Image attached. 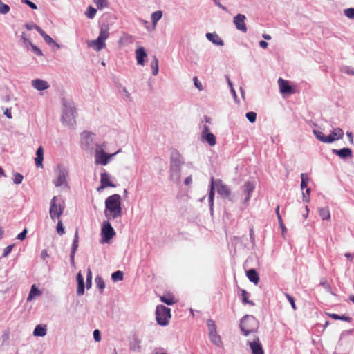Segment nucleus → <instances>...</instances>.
<instances>
[{"mask_svg":"<svg viewBox=\"0 0 354 354\" xmlns=\"http://www.w3.org/2000/svg\"><path fill=\"white\" fill-rule=\"evenodd\" d=\"M36 158H35V165L37 167H43V160H44V149L41 146H40L37 151H36Z\"/></svg>","mask_w":354,"mask_h":354,"instance_id":"b1692460","label":"nucleus"},{"mask_svg":"<svg viewBox=\"0 0 354 354\" xmlns=\"http://www.w3.org/2000/svg\"><path fill=\"white\" fill-rule=\"evenodd\" d=\"M32 86L34 88L39 91H44L50 87L48 82L41 79H35L32 80Z\"/></svg>","mask_w":354,"mask_h":354,"instance_id":"a211bd4d","label":"nucleus"},{"mask_svg":"<svg viewBox=\"0 0 354 354\" xmlns=\"http://www.w3.org/2000/svg\"><path fill=\"white\" fill-rule=\"evenodd\" d=\"M140 342L137 338H134L130 342V349L135 352H139L140 351Z\"/></svg>","mask_w":354,"mask_h":354,"instance_id":"f704fd0d","label":"nucleus"},{"mask_svg":"<svg viewBox=\"0 0 354 354\" xmlns=\"http://www.w3.org/2000/svg\"><path fill=\"white\" fill-rule=\"evenodd\" d=\"M96 4L98 9H102L108 6V1L106 0H93Z\"/></svg>","mask_w":354,"mask_h":354,"instance_id":"49530a36","label":"nucleus"},{"mask_svg":"<svg viewBox=\"0 0 354 354\" xmlns=\"http://www.w3.org/2000/svg\"><path fill=\"white\" fill-rule=\"evenodd\" d=\"M25 26L26 28L28 30H31L32 29H35L39 33L41 32V30H42L39 26H38L37 25L33 24V23H28V24H25Z\"/></svg>","mask_w":354,"mask_h":354,"instance_id":"8fccbe9b","label":"nucleus"},{"mask_svg":"<svg viewBox=\"0 0 354 354\" xmlns=\"http://www.w3.org/2000/svg\"><path fill=\"white\" fill-rule=\"evenodd\" d=\"M76 280H77V284H80V283H84V278L82 275V274L80 272H79L77 274V277H76Z\"/></svg>","mask_w":354,"mask_h":354,"instance_id":"338daca9","label":"nucleus"},{"mask_svg":"<svg viewBox=\"0 0 354 354\" xmlns=\"http://www.w3.org/2000/svg\"><path fill=\"white\" fill-rule=\"evenodd\" d=\"M93 338L95 342H100L101 340V333L98 329L93 331Z\"/></svg>","mask_w":354,"mask_h":354,"instance_id":"e2e57ef3","label":"nucleus"},{"mask_svg":"<svg viewBox=\"0 0 354 354\" xmlns=\"http://www.w3.org/2000/svg\"><path fill=\"white\" fill-rule=\"evenodd\" d=\"M86 286L87 289H89L92 286V272L89 268L87 269Z\"/></svg>","mask_w":354,"mask_h":354,"instance_id":"37998d69","label":"nucleus"},{"mask_svg":"<svg viewBox=\"0 0 354 354\" xmlns=\"http://www.w3.org/2000/svg\"><path fill=\"white\" fill-rule=\"evenodd\" d=\"M32 50L38 56H42L43 53L42 51L35 45L33 44L30 46Z\"/></svg>","mask_w":354,"mask_h":354,"instance_id":"680f3d73","label":"nucleus"},{"mask_svg":"<svg viewBox=\"0 0 354 354\" xmlns=\"http://www.w3.org/2000/svg\"><path fill=\"white\" fill-rule=\"evenodd\" d=\"M150 66L152 69L153 75H157L159 71V66L158 59L156 56H153V60L151 62Z\"/></svg>","mask_w":354,"mask_h":354,"instance_id":"2f4dec72","label":"nucleus"},{"mask_svg":"<svg viewBox=\"0 0 354 354\" xmlns=\"http://www.w3.org/2000/svg\"><path fill=\"white\" fill-rule=\"evenodd\" d=\"M39 35L43 37L44 41L48 44V45H55L57 48H59V45L54 41V39L50 37L48 35H47L43 30H41L39 32Z\"/></svg>","mask_w":354,"mask_h":354,"instance_id":"c85d7f7f","label":"nucleus"},{"mask_svg":"<svg viewBox=\"0 0 354 354\" xmlns=\"http://www.w3.org/2000/svg\"><path fill=\"white\" fill-rule=\"evenodd\" d=\"M202 139L205 140L210 146H214L216 143L215 136L209 132V127L204 125L201 133Z\"/></svg>","mask_w":354,"mask_h":354,"instance_id":"f8f14e48","label":"nucleus"},{"mask_svg":"<svg viewBox=\"0 0 354 354\" xmlns=\"http://www.w3.org/2000/svg\"><path fill=\"white\" fill-rule=\"evenodd\" d=\"M184 160L180 153L177 150L171 152L169 166V180L177 183L180 179L181 166Z\"/></svg>","mask_w":354,"mask_h":354,"instance_id":"20e7f679","label":"nucleus"},{"mask_svg":"<svg viewBox=\"0 0 354 354\" xmlns=\"http://www.w3.org/2000/svg\"><path fill=\"white\" fill-rule=\"evenodd\" d=\"M258 327L259 322L253 315H246L241 319L240 328L245 336L256 332Z\"/></svg>","mask_w":354,"mask_h":354,"instance_id":"39448f33","label":"nucleus"},{"mask_svg":"<svg viewBox=\"0 0 354 354\" xmlns=\"http://www.w3.org/2000/svg\"><path fill=\"white\" fill-rule=\"evenodd\" d=\"M84 288H85L84 283L77 284V295L80 296V295H84Z\"/></svg>","mask_w":354,"mask_h":354,"instance_id":"bf43d9fd","label":"nucleus"},{"mask_svg":"<svg viewBox=\"0 0 354 354\" xmlns=\"http://www.w3.org/2000/svg\"><path fill=\"white\" fill-rule=\"evenodd\" d=\"M115 232L109 221H104L102 223L101 235L102 243H107L115 236Z\"/></svg>","mask_w":354,"mask_h":354,"instance_id":"1a4fd4ad","label":"nucleus"},{"mask_svg":"<svg viewBox=\"0 0 354 354\" xmlns=\"http://www.w3.org/2000/svg\"><path fill=\"white\" fill-rule=\"evenodd\" d=\"M162 12L160 10L156 11L151 14V19L153 26H156L158 21L161 19Z\"/></svg>","mask_w":354,"mask_h":354,"instance_id":"c9c22d12","label":"nucleus"},{"mask_svg":"<svg viewBox=\"0 0 354 354\" xmlns=\"http://www.w3.org/2000/svg\"><path fill=\"white\" fill-rule=\"evenodd\" d=\"M13 176V182L17 185L20 184L24 179L23 175L17 172L15 173Z\"/></svg>","mask_w":354,"mask_h":354,"instance_id":"09e8293b","label":"nucleus"},{"mask_svg":"<svg viewBox=\"0 0 354 354\" xmlns=\"http://www.w3.org/2000/svg\"><path fill=\"white\" fill-rule=\"evenodd\" d=\"M276 214L277 216V219H278L279 223L280 225V227H281L282 230H283L285 227H284V225H283V221H282L281 216L280 213H279V205L276 208Z\"/></svg>","mask_w":354,"mask_h":354,"instance_id":"6e6d98bb","label":"nucleus"},{"mask_svg":"<svg viewBox=\"0 0 354 354\" xmlns=\"http://www.w3.org/2000/svg\"><path fill=\"white\" fill-rule=\"evenodd\" d=\"M319 214L323 220L330 219V214L328 207L319 208Z\"/></svg>","mask_w":354,"mask_h":354,"instance_id":"c756f323","label":"nucleus"},{"mask_svg":"<svg viewBox=\"0 0 354 354\" xmlns=\"http://www.w3.org/2000/svg\"><path fill=\"white\" fill-rule=\"evenodd\" d=\"M160 300L167 305H172L174 303V297L171 295H163L160 297Z\"/></svg>","mask_w":354,"mask_h":354,"instance_id":"79ce46f5","label":"nucleus"},{"mask_svg":"<svg viewBox=\"0 0 354 354\" xmlns=\"http://www.w3.org/2000/svg\"><path fill=\"white\" fill-rule=\"evenodd\" d=\"M313 133L315 138L320 142L324 143H332L334 142V139L332 138L328 137V136H325L323 132L314 129Z\"/></svg>","mask_w":354,"mask_h":354,"instance_id":"6ab92c4d","label":"nucleus"},{"mask_svg":"<svg viewBox=\"0 0 354 354\" xmlns=\"http://www.w3.org/2000/svg\"><path fill=\"white\" fill-rule=\"evenodd\" d=\"M14 247V244L10 245L4 248L3 253V257H6L8 256V254L11 252L12 248Z\"/></svg>","mask_w":354,"mask_h":354,"instance_id":"052dcab7","label":"nucleus"},{"mask_svg":"<svg viewBox=\"0 0 354 354\" xmlns=\"http://www.w3.org/2000/svg\"><path fill=\"white\" fill-rule=\"evenodd\" d=\"M246 276L251 282L254 283L256 285L259 281V274L257 273V270L254 268L248 270L246 272Z\"/></svg>","mask_w":354,"mask_h":354,"instance_id":"393cba45","label":"nucleus"},{"mask_svg":"<svg viewBox=\"0 0 354 354\" xmlns=\"http://www.w3.org/2000/svg\"><path fill=\"white\" fill-rule=\"evenodd\" d=\"M245 116L250 122L254 123L257 119V113L253 111L246 113Z\"/></svg>","mask_w":354,"mask_h":354,"instance_id":"de8ad7c7","label":"nucleus"},{"mask_svg":"<svg viewBox=\"0 0 354 354\" xmlns=\"http://www.w3.org/2000/svg\"><path fill=\"white\" fill-rule=\"evenodd\" d=\"M247 344L250 346L252 354H264L262 345L258 337H255L252 342H248Z\"/></svg>","mask_w":354,"mask_h":354,"instance_id":"4468645a","label":"nucleus"},{"mask_svg":"<svg viewBox=\"0 0 354 354\" xmlns=\"http://www.w3.org/2000/svg\"><path fill=\"white\" fill-rule=\"evenodd\" d=\"M248 293L245 290H241V297L242 302L243 304H249L250 306H254V303L248 299Z\"/></svg>","mask_w":354,"mask_h":354,"instance_id":"e433bc0d","label":"nucleus"},{"mask_svg":"<svg viewBox=\"0 0 354 354\" xmlns=\"http://www.w3.org/2000/svg\"><path fill=\"white\" fill-rule=\"evenodd\" d=\"M89 46L92 47L97 52L101 50L106 46L105 42L102 41L101 39L97 38L95 40H92L88 42V44Z\"/></svg>","mask_w":354,"mask_h":354,"instance_id":"5701e85b","label":"nucleus"},{"mask_svg":"<svg viewBox=\"0 0 354 354\" xmlns=\"http://www.w3.org/2000/svg\"><path fill=\"white\" fill-rule=\"evenodd\" d=\"M96 12L97 10L92 6H89L85 12V15L88 19H93L95 16Z\"/></svg>","mask_w":354,"mask_h":354,"instance_id":"a19ab883","label":"nucleus"},{"mask_svg":"<svg viewBox=\"0 0 354 354\" xmlns=\"http://www.w3.org/2000/svg\"><path fill=\"white\" fill-rule=\"evenodd\" d=\"M27 232H28L27 229L25 228L21 232H20L17 235V239L19 240L23 241L24 239H25V238L26 236Z\"/></svg>","mask_w":354,"mask_h":354,"instance_id":"69168bd1","label":"nucleus"},{"mask_svg":"<svg viewBox=\"0 0 354 354\" xmlns=\"http://www.w3.org/2000/svg\"><path fill=\"white\" fill-rule=\"evenodd\" d=\"M41 292L34 284L32 286L31 289L29 292L28 296L27 297V300L28 301H31L35 297L40 295Z\"/></svg>","mask_w":354,"mask_h":354,"instance_id":"7c9ffc66","label":"nucleus"},{"mask_svg":"<svg viewBox=\"0 0 354 354\" xmlns=\"http://www.w3.org/2000/svg\"><path fill=\"white\" fill-rule=\"evenodd\" d=\"M61 102V120L67 127L73 128L76 124L75 118L77 115L74 102L71 99L66 97H63Z\"/></svg>","mask_w":354,"mask_h":354,"instance_id":"f03ea898","label":"nucleus"},{"mask_svg":"<svg viewBox=\"0 0 354 354\" xmlns=\"http://www.w3.org/2000/svg\"><path fill=\"white\" fill-rule=\"evenodd\" d=\"M57 232L59 235H63L65 233L64 227L62 221H59L57 223Z\"/></svg>","mask_w":354,"mask_h":354,"instance_id":"5fc2aeb1","label":"nucleus"},{"mask_svg":"<svg viewBox=\"0 0 354 354\" xmlns=\"http://www.w3.org/2000/svg\"><path fill=\"white\" fill-rule=\"evenodd\" d=\"M310 188H306L305 192H303L302 198H303L304 202L308 203L310 201Z\"/></svg>","mask_w":354,"mask_h":354,"instance_id":"603ef678","label":"nucleus"},{"mask_svg":"<svg viewBox=\"0 0 354 354\" xmlns=\"http://www.w3.org/2000/svg\"><path fill=\"white\" fill-rule=\"evenodd\" d=\"M332 153L338 156L342 159L351 158L353 156L352 150L350 148L344 147L341 149H333Z\"/></svg>","mask_w":354,"mask_h":354,"instance_id":"f3484780","label":"nucleus"},{"mask_svg":"<svg viewBox=\"0 0 354 354\" xmlns=\"http://www.w3.org/2000/svg\"><path fill=\"white\" fill-rule=\"evenodd\" d=\"M78 242H79L78 230H76V232L75 233L74 238L73 240V243L71 245V253L75 254V252L78 248Z\"/></svg>","mask_w":354,"mask_h":354,"instance_id":"72a5a7b5","label":"nucleus"},{"mask_svg":"<svg viewBox=\"0 0 354 354\" xmlns=\"http://www.w3.org/2000/svg\"><path fill=\"white\" fill-rule=\"evenodd\" d=\"M285 296L287 298V299L288 300V301L290 302V304H291L292 308L294 310H296L297 307H296V305H295V303L294 298L290 295H289L288 293H285Z\"/></svg>","mask_w":354,"mask_h":354,"instance_id":"4d7b16f0","label":"nucleus"},{"mask_svg":"<svg viewBox=\"0 0 354 354\" xmlns=\"http://www.w3.org/2000/svg\"><path fill=\"white\" fill-rule=\"evenodd\" d=\"M21 40L24 44V47H26V48H28L32 44V41L26 37V34L24 32H23L21 35Z\"/></svg>","mask_w":354,"mask_h":354,"instance_id":"a18cd8bd","label":"nucleus"},{"mask_svg":"<svg viewBox=\"0 0 354 354\" xmlns=\"http://www.w3.org/2000/svg\"><path fill=\"white\" fill-rule=\"evenodd\" d=\"M215 188H216L218 194L223 198H227L231 202L234 201V197L232 194L231 189L225 185L221 179H214L212 176L211 178V183L209 192V205L211 213H213L214 208V198L215 195Z\"/></svg>","mask_w":354,"mask_h":354,"instance_id":"f257e3e1","label":"nucleus"},{"mask_svg":"<svg viewBox=\"0 0 354 354\" xmlns=\"http://www.w3.org/2000/svg\"><path fill=\"white\" fill-rule=\"evenodd\" d=\"M147 57V53L143 47H139L136 50V57L137 64L138 65L144 66L145 58Z\"/></svg>","mask_w":354,"mask_h":354,"instance_id":"aec40b11","label":"nucleus"},{"mask_svg":"<svg viewBox=\"0 0 354 354\" xmlns=\"http://www.w3.org/2000/svg\"><path fill=\"white\" fill-rule=\"evenodd\" d=\"M254 188V185L250 181L246 182L243 185L242 187V192L247 195L243 201V203H247L250 199L251 194L253 192Z\"/></svg>","mask_w":354,"mask_h":354,"instance_id":"dca6fc26","label":"nucleus"},{"mask_svg":"<svg viewBox=\"0 0 354 354\" xmlns=\"http://www.w3.org/2000/svg\"><path fill=\"white\" fill-rule=\"evenodd\" d=\"M344 15L349 19H354V8H350L344 10Z\"/></svg>","mask_w":354,"mask_h":354,"instance_id":"864d4df0","label":"nucleus"},{"mask_svg":"<svg viewBox=\"0 0 354 354\" xmlns=\"http://www.w3.org/2000/svg\"><path fill=\"white\" fill-rule=\"evenodd\" d=\"M109 32L108 26L105 25L102 26L97 38L105 42L106 39L109 37Z\"/></svg>","mask_w":354,"mask_h":354,"instance_id":"cd10ccee","label":"nucleus"},{"mask_svg":"<svg viewBox=\"0 0 354 354\" xmlns=\"http://www.w3.org/2000/svg\"><path fill=\"white\" fill-rule=\"evenodd\" d=\"M246 17L243 14H237L233 18V22L236 26V28L243 32H247V27L245 24Z\"/></svg>","mask_w":354,"mask_h":354,"instance_id":"ddd939ff","label":"nucleus"},{"mask_svg":"<svg viewBox=\"0 0 354 354\" xmlns=\"http://www.w3.org/2000/svg\"><path fill=\"white\" fill-rule=\"evenodd\" d=\"M64 207L58 202V197L53 196L50 201L49 214L53 220L59 218L63 214Z\"/></svg>","mask_w":354,"mask_h":354,"instance_id":"0eeeda50","label":"nucleus"},{"mask_svg":"<svg viewBox=\"0 0 354 354\" xmlns=\"http://www.w3.org/2000/svg\"><path fill=\"white\" fill-rule=\"evenodd\" d=\"M57 177L53 180V184L56 187L67 184V177L68 176V169L63 165H59L56 169Z\"/></svg>","mask_w":354,"mask_h":354,"instance_id":"6e6552de","label":"nucleus"},{"mask_svg":"<svg viewBox=\"0 0 354 354\" xmlns=\"http://www.w3.org/2000/svg\"><path fill=\"white\" fill-rule=\"evenodd\" d=\"M123 272L117 270L111 274V279L113 281H120L123 279Z\"/></svg>","mask_w":354,"mask_h":354,"instance_id":"4c0bfd02","label":"nucleus"},{"mask_svg":"<svg viewBox=\"0 0 354 354\" xmlns=\"http://www.w3.org/2000/svg\"><path fill=\"white\" fill-rule=\"evenodd\" d=\"M47 330L46 326L38 324L34 329L33 335L37 337H44L46 335Z\"/></svg>","mask_w":354,"mask_h":354,"instance_id":"bb28decb","label":"nucleus"},{"mask_svg":"<svg viewBox=\"0 0 354 354\" xmlns=\"http://www.w3.org/2000/svg\"><path fill=\"white\" fill-rule=\"evenodd\" d=\"M344 136V131L341 128H335L334 129L331 133L328 136V137L332 138L334 139V141L340 140Z\"/></svg>","mask_w":354,"mask_h":354,"instance_id":"a878e982","label":"nucleus"},{"mask_svg":"<svg viewBox=\"0 0 354 354\" xmlns=\"http://www.w3.org/2000/svg\"><path fill=\"white\" fill-rule=\"evenodd\" d=\"M110 175L106 172L100 174V183L102 187H115L116 185L110 181Z\"/></svg>","mask_w":354,"mask_h":354,"instance_id":"4be33fe9","label":"nucleus"},{"mask_svg":"<svg viewBox=\"0 0 354 354\" xmlns=\"http://www.w3.org/2000/svg\"><path fill=\"white\" fill-rule=\"evenodd\" d=\"M207 326L209 330V333H212L213 332L216 331V326L214 321L212 319H209L207 321Z\"/></svg>","mask_w":354,"mask_h":354,"instance_id":"c03bdc74","label":"nucleus"},{"mask_svg":"<svg viewBox=\"0 0 354 354\" xmlns=\"http://www.w3.org/2000/svg\"><path fill=\"white\" fill-rule=\"evenodd\" d=\"M48 257V251L47 250L44 249L41 252V258L43 260H45Z\"/></svg>","mask_w":354,"mask_h":354,"instance_id":"774afa93","label":"nucleus"},{"mask_svg":"<svg viewBox=\"0 0 354 354\" xmlns=\"http://www.w3.org/2000/svg\"><path fill=\"white\" fill-rule=\"evenodd\" d=\"M21 3L26 4L32 10L37 9V5L30 0H21Z\"/></svg>","mask_w":354,"mask_h":354,"instance_id":"13d9d810","label":"nucleus"},{"mask_svg":"<svg viewBox=\"0 0 354 354\" xmlns=\"http://www.w3.org/2000/svg\"><path fill=\"white\" fill-rule=\"evenodd\" d=\"M121 196L118 194L109 196L105 200L104 215L109 219H115L122 215Z\"/></svg>","mask_w":354,"mask_h":354,"instance_id":"7ed1b4c3","label":"nucleus"},{"mask_svg":"<svg viewBox=\"0 0 354 354\" xmlns=\"http://www.w3.org/2000/svg\"><path fill=\"white\" fill-rule=\"evenodd\" d=\"M194 85L199 90V91H202L203 89V85L201 84V82H200L197 78V77H194Z\"/></svg>","mask_w":354,"mask_h":354,"instance_id":"0e129e2a","label":"nucleus"},{"mask_svg":"<svg viewBox=\"0 0 354 354\" xmlns=\"http://www.w3.org/2000/svg\"><path fill=\"white\" fill-rule=\"evenodd\" d=\"M95 283L97 287L99 288L100 292H102L104 288H105V283L100 276H97L95 277Z\"/></svg>","mask_w":354,"mask_h":354,"instance_id":"ea45409f","label":"nucleus"},{"mask_svg":"<svg viewBox=\"0 0 354 354\" xmlns=\"http://www.w3.org/2000/svg\"><path fill=\"white\" fill-rule=\"evenodd\" d=\"M209 339L211 342L215 344L216 346H220L221 344V337L217 334L216 331L213 332L212 333H209Z\"/></svg>","mask_w":354,"mask_h":354,"instance_id":"473e14b6","label":"nucleus"},{"mask_svg":"<svg viewBox=\"0 0 354 354\" xmlns=\"http://www.w3.org/2000/svg\"><path fill=\"white\" fill-rule=\"evenodd\" d=\"M95 163L102 165H106L109 163L107 153L99 145L97 146L95 150Z\"/></svg>","mask_w":354,"mask_h":354,"instance_id":"9b49d317","label":"nucleus"},{"mask_svg":"<svg viewBox=\"0 0 354 354\" xmlns=\"http://www.w3.org/2000/svg\"><path fill=\"white\" fill-rule=\"evenodd\" d=\"M170 308L163 306L158 305L156 310V319L157 323L160 326H167L171 318Z\"/></svg>","mask_w":354,"mask_h":354,"instance_id":"423d86ee","label":"nucleus"},{"mask_svg":"<svg viewBox=\"0 0 354 354\" xmlns=\"http://www.w3.org/2000/svg\"><path fill=\"white\" fill-rule=\"evenodd\" d=\"M10 6L3 2L0 3V14L6 15L10 11Z\"/></svg>","mask_w":354,"mask_h":354,"instance_id":"3c124183","label":"nucleus"},{"mask_svg":"<svg viewBox=\"0 0 354 354\" xmlns=\"http://www.w3.org/2000/svg\"><path fill=\"white\" fill-rule=\"evenodd\" d=\"M309 182V178L308 177L307 174H301V189L304 190V189L308 188L307 185Z\"/></svg>","mask_w":354,"mask_h":354,"instance_id":"58836bf2","label":"nucleus"},{"mask_svg":"<svg viewBox=\"0 0 354 354\" xmlns=\"http://www.w3.org/2000/svg\"><path fill=\"white\" fill-rule=\"evenodd\" d=\"M278 84L279 86V91L283 94H291L294 93L293 88L289 84L288 80L282 78H279Z\"/></svg>","mask_w":354,"mask_h":354,"instance_id":"2eb2a0df","label":"nucleus"},{"mask_svg":"<svg viewBox=\"0 0 354 354\" xmlns=\"http://www.w3.org/2000/svg\"><path fill=\"white\" fill-rule=\"evenodd\" d=\"M206 38L214 44L217 46H223L224 42L223 39L216 34L208 32L206 34Z\"/></svg>","mask_w":354,"mask_h":354,"instance_id":"412c9836","label":"nucleus"},{"mask_svg":"<svg viewBox=\"0 0 354 354\" xmlns=\"http://www.w3.org/2000/svg\"><path fill=\"white\" fill-rule=\"evenodd\" d=\"M93 134L89 131H84L81 134V145L84 149L88 150L93 149Z\"/></svg>","mask_w":354,"mask_h":354,"instance_id":"9d476101","label":"nucleus"}]
</instances>
